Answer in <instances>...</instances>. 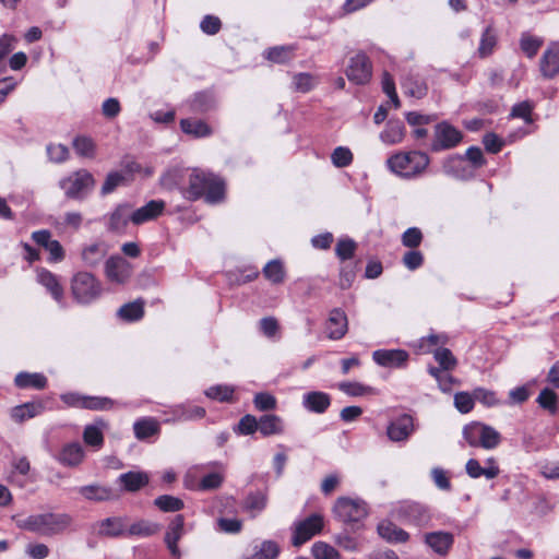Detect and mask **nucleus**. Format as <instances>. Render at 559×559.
<instances>
[{
  "instance_id": "obj_56",
  "label": "nucleus",
  "mask_w": 559,
  "mask_h": 559,
  "mask_svg": "<svg viewBox=\"0 0 559 559\" xmlns=\"http://www.w3.org/2000/svg\"><path fill=\"white\" fill-rule=\"evenodd\" d=\"M293 47L280 46L270 48L266 52V58L276 63L287 62L292 58Z\"/></svg>"
},
{
  "instance_id": "obj_59",
  "label": "nucleus",
  "mask_w": 559,
  "mask_h": 559,
  "mask_svg": "<svg viewBox=\"0 0 559 559\" xmlns=\"http://www.w3.org/2000/svg\"><path fill=\"white\" fill-rule=\"evenodd\" d=\"M356 242L349 238L340 239L335 247V253L341 260H348L354 255Z\"/></svg>"
},
{
  "instance_id": "obj_3",
  "label": "nucleus",
  "mask_w": 559,
  "mask_h": 559,
  "mask_svg": "<svg viewBox=\"0 0 559 559\" xmlns=\"http://www.w3.org/2000/svg\"><path fill=\"white\" fill-rule=\"evenodd\" d=\"M429 163V156L420 151L400 152L386 159L388 168L404 179L419 177L424 174Z\"/></svg>"
},
{
  "instance_id": "obj_43",
  "label": "nucleus",
  "mask_w": 559,
  "mask_h": 559,
  "mask_svg": "<svg viewBox=\"0 0 559 559\" xmlns=\"http://www.w3.org/2000/svg\"><path fill=\"white\" fill-rule=\"evenodd\" d=\"M442 170L445 175L457 179H464L466 177L464 159L459 155H453L445 158L442 164Z\"/></svg>"
},
{
  "instance_id": "obj_16",
  "label": "nucleus",
  "mask_w": 559,
  "mask_h": 559,
  "mask_svg": "<svg viewBox=\"0 0 559 559\" xmlns=\"http://www.w3.org/2000/svg\"><path fill=\"white\" fill-rule=\"evenodd\" d=\"M408 353L404 349H378L372 354L373 360L385 368H402L408 360Z\"/></svg>"
},
{
  "instance_id": "obj_41",
  "label": "nucleus",
  "mask_w": 559,
  "mask_h": 559,
  "mask_svg": "<svg viewBox=\"0 0 559 559\" xmlns=\"http://www.w3.org/2000/svg\"><path fill=\"white\" fill-rule=\"evenodd\" d=\"M267 504V495L262 491L250 492L245 501L243 508L245 510L251 512L252 516L261 513Z\"/></svg>"
},
{
  "instance_id": "obj_8",
  "label": "nucleus",
  "mask_w": 559,
  "mask_h": 559,
  "mask_svg": "<svg viewBox=\"0 0 559 559\" xmlns=\"http://www.w3.org/2000/svg\"><path fill=\"white\" fill-rule=\"evenodd\" d=\"M397 521L423 528L430 524L431 514L425 506L417 502H405L394 510Z\"/></svg>"
},
{
  "instance_id": "obj_38",
  "label": "nucleus",
  "mask_w": 559,
  "mask_h": 559,
  "mask_svg": "<svg viewBox=\"0 0 559 559\" xmlns=\"http://www.w3.org/2000/svg\"><path fill=\"white\" fill-rule=\"evenodd\" d=\"M133 430L139 440H144L159 432V423L155 418L145 417L134 423Z\"/></svg>"
},
{
  "instance_id": "obj_21",
  "label": "nucleus",
  "mask_w": 559,
  "mask_h": 559,
  "mask_svg": "<svg viewBox=\"0 0 559 559\" xmlns=\"http://www.w3.org/2000/svg\"><path fill=\"white\" fill-rule=\"evenodd\" d=\"M348 322L345 312L338 308L333 309L325 323V333L330 340H341L347 332Z\"/></svg>"
},
{
  "instance_id": "obj_28",
  "label": "nucleus",
  "mask_w": 559,
  "mask_h": 559,
  "mask_svg": "<svg viewBox=\"0 0 559 559\" xmlns=\"http://www.w3.org/2000/svg\"><path fill=\"white\" fill-rule=\"evenodd\" d=\"M379 535L389 543H406L409 534L391 521H382L378 525Z\"/></svg>"
},
{
  "instance_id": "obj_2",
  "label": "nucleus",
  "mask_w": 559,
  "mask_h": 559,
  "mask_svg": "<svg viewBox=\"0 0 559 559\" xmlns=\"http://www.w3.org/2000/svg\"><path fill=\"white\" fill-rule=\"evenodd\" d=\"M16 526L41 536L62 534L72 523L68 513L44 512L15 519Z\"/></svg>"
},
{
  "instance_id": "obj_47",
  "label": "nucleus",
  "mask_w": 559,
  "mask_h": 559,
  "mask_svg": "<svg viewBox=\"0 0 559 559\" xmlns=\"http://www.w3.org/2000/svg\"><path fill=\"white\" fill-rule=\"evenodd\" d=\"M543 43L544 41L540 37L524 33L520 39V47L528 58H534L543 46Z\"/></svg>"
},
{
  "instance_id": "obj_18",
  "label": "nucleus",
  "mask_w": 559,
  "mask_h": 559,
  "mask_svg": "<svg viewBox=\"0 0 559 559\" xmlns=\"http://www.w3.org/2000/svg\"><path fill=\"white\" fill-rule=\"evenodd\" d=\"M185 534V518L182 514H177L168 524L165 534V544L174 557H180L178 542Z\"/></svg>"
},
{
  "instance_id": "obj_36",
  "label": "nucleus",
  "mask_w": 559,
  "mask_h": 559,
  "mask_svg": "<svg viewBox=\"0 0 559 559\" xmlns=\"http://www.w3.org/2000/svg\"><path fill=\"white\" fill-rule=\"evenodd\" d=\"M14 383L20 389L34 388L41 390L47 385V378L38 372H20L15 376Z\"/></svg>"
},
{
  "instance_id": "obj_11",
  "label": "nucleus",
  "mask_w": 559,
  "mask_h": 559,
  "mask_svg": "<svg viewBox=\"0 0 559 559\" xmlns=\"http://www.w3.org/2000/svg\"><path fill=\"white\" fill-rule=\"evenodd\" d=\"M347 79L357 85L367 84L372 75V64L365 52H357L349 59L346 68Z\"/></svg>"
},
{
  "instance_id": "obj_7",
  "label": "nucleus",
  "mask_w": 559,
  "mask_h": 559,
  "mask_svg": "<svg viewBox=\"0 0 559 559\" xmlns=\"http://www.w3.org/2000/svg\"><path fill=\"white\" fill-rule=\"evenodd\" d=\"M71 290L79 304L88 305L100 296L102 284L93 274L79 272L72 278Z\"/></svg>"
},
{
  "instance_id": "obj_35",
  "label": "nucleus",
  "mask_w": 559,
  "mask_h": 559,
  "mask_svg": "<svg viewBox=\"0 0 559 559\" xmlns=\"http://www.w3.org/2000/svg\"><path fill=\"white\" fill-rule=\"evenodd\" d=\"M258 430L264 437L281 435L284 432L283 420L274 414L263 415L259 419Z\"/></svg>"
},
{
  "instance_id": "obj_9",
  "label": "nucleus",
  "mask_w": 559,
  "mask_h": 559,
  "mask_svg": "<svg viewBox=\"0 0 559 559\" xmlns=\"http://www.w3.org/2000/svg\"><path fill=\"white\" fill-rule=\"evenodd\" d=\"M60 399L69 407L92 411L110 409L115 404V402L108 397L83 395L76 392L63 393L60 395Z\"/></svg>"
},
{
  "instance_id": "obj_46",
  "label": "nucleus",
  "mask_w": 559,
  "mask_h": 559,
  "mask_svg": "<svg viewBox=\"0 0 559 559\" xmlns=\"http://www.w3.org/2000/svg\"><path fill=\"white\" fill-rule=\"evenodd\" d=\"M318 78L310 73H297L293 76V88L299 93H308L318 84Z\"/></svg>"
},
{
  "instance_id": "obj_17",
  "label": "nucleus",
  "mask_w": 559,
  "mask_h": 559,
  "mask_svg": "<svg viewBox=\"0 0 559 559\" xmlns=\"http://www.w3.org/2000/svg\"><path fill=\"white\" fill-rule=\"evenodd\" d=\"M166 203L163 200H151L145 205L132 211L131 223L142 225L156 219L165 210Z\"/></svg>"
},
{
  "instance_id": "obj_10",
  "label": "nucleus",
  "mask_w": 559,
  "mask_h": 559,
  "mask_svg": "<svg viewBox=\"0 0 559 559\" xmlns=\"http://www.w3.org/2000/svg\"><path fill=\"white\" fill-rule=\"evenodd\" d=\"M324 526V519L319 513H313L302 521L295 523L292 543L298 547L314 535L319 534Z\"/></svg>"
},
{
  "instance_id": "obj_64",
  "label": "nucleus",
  "mask_w": 559,
  "mask_h": 559,
  "mask_svg": "<svg viewBox=\"0 0 559 559\" xmlns=\"http://www.w3.org/2000/svg\"><path fill=\"white\" fill-rule=\"evenodd\" d=\"M47 154L51 162L63 163L69 157V148L63 144H49L47 146Z\"/></svg>"
},
{
  "instance_id": "obj_32",
  "label": "nucleus",
  "mask_w": 559,
  "mask_h": 559,
  "mask_svg": "<svg viewBox=\"0 0 559 559\" xmlns=\"http://www.w3.org/2000/svg\"><path fill=\"white\" fill-rule=\"evenodd\" d=\"M148 475L144 472H128L121 474L118 478L123 489L130 492L140 490L148 484Z\"/></svg>"
},
{
  "instance_id": "obj_24",
  "label": "nucleus",
  "mask_w": 559,
  "mask_h": 559,
  "mask_svg": "<svg viewBox=\"0 0 559 559\" xmlns=\"http://www.w3.org/2000/svg\"><path fill=\"white\" fill-rule=\"evenodd\" d=\"M78 492L86 500L103 502L116 498L114 490L110 487L100 484H91L78 488Z\"/></svg>"
},
{
  "instance_id": "obj_26",
  "label": "nucleus",
  "mask_w": 559,
  "mask_h": 559,
  "mask_svg": "<svg viewBox=\"0 0 559 559\" xmlns=\"http://www.w3.org/2000/svg\"><path fill=\"white\" fill-rule=\"evenodd\" d=\"M132 211L128 203L119 204L109 216L108 229L114 233H123L131 222Z\"/></svg>"
},
{
  "instance_id": "obj_29",
  "label": "nucleus",
  "mask_w": 559,
  "mask_h": 559,
  "mask_svg": "<svg viewBox=\"0 0 559 559\" xmlns=\"http://www.w3.org/2000/svg\"><path fill=\"white\" fill-rule=\"evenodd\" d=\"M171 418L165 421H189L201 419L205 416V409L201 406L176 405L171 408Z\"/></svg>"
},
{
  "instance_id": "obj_14",
  "label": "nucleus",
  "mask_w": 559,
  "mask_h": 559,
  "mask_svg": "<svg viewBox=\"0 0 559 559\" xmlns=\"http://www.w3.org/2000/svg\"><path fill=\"white\" fill-rule=\"evenodd\" d=\"M465 472L473 479L485 477L490 480L498 477L500 474V467L493 456H490L485 461V466H481L478 460L469 459L465 464Z\"/></svg>"
},
{
  "instance_id": "obj_25",
  "label": "nucleus",
  "mask_w": 559,
  "mask_h": 559,
  "mask_svg": "<svg viewBox=\"0 0 559 559\" xmlns=\"http://www.w3.org/2000/svg\"><path fill=\"white\" fill-rule=\"evenodd\" d=\"M331 405V397L321 391H311L302 396V406L309 412L322 414Z\"/></svg>"
},
{
  "instance_id": "obj_30",
  "label": "nucleus",
  "mask_w": 559,
  "mask_h": 559,
  "mask_svg": "<svg viewBox=\"0 0 559 559\" xmlns=\"http://www.w3.org/2000/svg\"><path fill=\"white\" fill-rule=\"evenodd\" d=\"M108 248L105 242H94L83 248L81 257L87 266H96L107 254Z\"/></svg>"
},
{
  "instance_id": "obj_34",
  "label": "nucleus",
  "mask_w": 559,
  "mask_h": 559,
  "mask_svg": "<svg viewBox=\"0 0 559 559\" xmlns=\"http://www.w3.org/2000/svg\"><path fill=\"white\" fill-rule=\"evenodd\" d=\"M405 135V127L399 120H390L385 129L380 133V140L389 145L402 142Z\"/></svg>"
},
{
  "instance_id": "obj_63",
  "label": "nucleus",
  "mask_w": 559,
  "mask_h": 559,
  "mask_svg": "<svg viewBox=\"0 0 559 559\" xmlns=\"http://www.w3.org/2000/svg\"><path fill=\"white\" fill-rule=\"evenodd\" d=\"M532 111H533V105L530 102L525 100V102L515 104L512 107L511 116L514 118H521L526 123H532L533 122Z\"/></svg>"
},
{
  "instance_id": "obj_12",
  "label": "nucleus",
  "mask_w": 559,
  "mask_h": 559,
  "mask_svg": "<svg viewBox=\"0 0 559 559\" xmlns=\"http://www.w3.org/2000/svg\"><path fill=\"white\" fill-rule=\"evenodd\" d=\"M462 132L448 122L438 123L435 128V139L431 151L440 152L456 146L462 141Z\"/></svg>"
},
{
  "instance_id": "obj_50",
  "label": "nucleus",
  "mask_w": 559,
  "mask_h": 559,
  "mask_svg": "<svg viewBox=\"0 0 559 559\" xmlns=\"http://www.w3.org/2000/svg\"><path fill=\"white\" fill-rule=\"evenodd\" d=\"M154 504L163 512H177L182 510L185 507V503L181 499L169 495L157 497L154 500Z\"/></svg>"
},
{
  "instance_id": "obj_58",
  "label": "nucleus",
  "mask_w": 559,
  "mask_h": 559,
  "mask_svg": "<svg viewBox=\"0 0 559 559\" xmlns=\"http://www.w3.org/2000/svg\"><path fill=\"white\" fill-rule=\"evenodd\" d=\"M557 394L552 390L546 388L539 393L537 403L540 407L548 409L554 414L557 411Z\"/></svg>"
},
{
  "instance_id": "obj_13",
  "label": "nucleus",
  "mask_w": 559,
  "mask_h": 559,
  "mask_svg": "<svg viewBox=\"0 0 559 559\" xmlns=\"http://www.w3.org/2000/svg\"><path fill=\"white\" fill-rule=\"evenodd\" d=\"M105 275L109 282L123 285L132 275V265L120 255L110 257L105 263Z\"/></svg>"
},
{
  "instance_id": "obj_6",
  "label": "nucleus",
  "mask_w": 559,
  "mask_h": 559,
  "mask_svg": "<svg viewBox=\"0 0 559 559\" xmlns=\"http://www.w3.org/2000/svg\"><path fill=\"white\" fill-rule=\"evenodd\" d=\"M95 179L86 169L76 170L59 181L64 195L72 200H84L94 189Z\"/></svg>"
},
{
  "instance_id": "obj_54",
  "label": "nucleus",
  "mask_w": 559,
  "mask_h": 559,
  "mask_svg": "<svg viewBox=\"0 0 559 559\" xmlns=\"http://www.w3.org/2000/svg\"><path fill=\"white\" fill-rule=\"evenodd\" d=\"M259 420L252 415H245L234 427V431L238 435L248 436L258 430Z\"/></svg>"
},
{
  "instance_id": "obj_37",
  "label": "nucleus",
  "mask_w": 559,
  "mask_h": 559,
  "mask_svg": "<svg viewBox=\"0 0 559 559\" xmlns=\"http://www.w3.org/2000/svg\"><path fill=\"white\" fill-rule=\"evenodd\" d=\"M182 132L194 138H205L212 134L211 127L202 120L182 119L180 121Z\"/></svg>"
},
{
  "instance_id": "obj_61",
  "label": "nucleus",
  "mask_w": 559,
  "mask_h": 559,
  "mask_svg": "<svg viewBox=\"0 0 559 559\" xmlns=\"http://www.w3.org/2000/svg\"><path fill=\"white\" fill-rule=\"evenodd\" d=\"M124 181V176L119 171H111L107 175L102 188V195H107L111 193L117 187L122 185Z\"/></svg>"
},
{
  "instance_id": "obj_33",
  "label": "nucleus",
  "mask_w": 559,
  "mask_h": 559,
  "mask_svg": "<svg viewBox=\"0 0 559 559\" xmlns=\"http://www.w3.org/2000/svg\"><path fill=\"white\" fill-rule=\"evenodd\" d=\"M45 409V405L43 402H28L19 406H15L11 412V417L19 423H22L26 419L33 418L39 414H41Z\"/></svg>"
},
{
  "instance_id": "obj_1",
  "label": "nucleus",
  "mask_w": 559,
  "mask_h": 559,
  "mask_svg": "<svg viewBox=\"0 0 559 559\" xmlns=\"http://www.w3.org/2000/svg\"><path fill=\"white\" fill-rule=\"evenodd\" d=\"M189 180V195L192 199L205 197L206 202L217 203L224 197L225 186L221 178L201 169L171 168L160 178L166 189L180 188L185 180Z\"/></svg>"
},
{
  "instance_id": "obj_22",
  "label": "nucleus",
  "mask_w": 559,
  "mask_h": 559,
  "mask_svg": "<svg viewBox=\"0 0 559 559\" xmlns=\"http://www.w3.org/2000/svg\"><path fill=\"white\" fill-rule=\"evenodd\" d=\"M424 542L436 554L445 556L454 544V536L450 532H430L424 535Z\"/></svg>"
},
{
  "instance_id": "obj_55",
  "label": "nucleus",
  "mask_w": 559,
  "mask_h": 559,
  "mask_svg": "<svg viewBox=\"0 0 559 559\" xmlns=\"http://www.w3.org/2000/svg\"><path fill=\"white\" fill-rule=\"evenodd\" d=\"M234 389L228 385H215L205 391V395L219 402H229L233 399Z\"/></svg>"
},
{
  "instance_id": "obj_52",
  "label": "nucleus",
  "mask_w": 559,
  "mask_h": 559,
  "mask_svg": "<svg viewBox=\"0 0 559 559\" xmlns=\"http://www.w3.org/2000/svg\"><path fill=\"white\" fill-rule=\"evenodd\" d=\"M83 440L87 445L100 448L104 443V436L97 425H87L83 431Z\"/></svg>"
},
{
  "instance_id": "obj_42",
  "label": "nucleus",
  "mask_w": 559,
  "mask_h": 559,
  "mask_svg": "<svg viewBox=\"0 0 559 559\" xmlns=\"http://www.w3.org/2000/svg\"><path fill=\"white\" fill-rule=\"evenodd\" d=\"M404 93L416 98H421L427 93V86L423 80L415 75H407L402 81Z\"/></svg>"
},
{
  "instance_id": "obj_15",
  "label": "nucleus",
  "mask_w": 559,
  "mask_h": 559,
  "mask_svg": "<svg viewBox=\"0 0 559 559\" xmlns=\"http://www.w3.org/2000/svg\"><path fill=\"white\" fill-rule=\"evenodd\" d=\"M414 431L413 418L409 415H401L392 420L386 428V436L393 442L406 441Z\"/></svg>"
},
{
  "instance_id": "obj_39",
  "label": "nucleus",
  "mask_w": 559,
  "mask_h": 559,
  "mask_svg": "<svg viewBox=\"0 0 559 559\" xmlns=\"http://www.w3.org/2000/svg\"><path fill=\"white\" fill-rule=\"evenodd\" d=\"M497 41L498 38L495 29L491 26H487L480 37V43L477 49L478 56L480 58L489 57L493 52Z\"/></svg>"
},
{
  "instance_id": "obj_62",
  "label": "nucleus",
  "mask_w": 559,
  "mask_h": 559,
  "mask_svg": "<svg viewBox=\"0 0 559 559\" xmlns=\"http://www.w3.org/2000/svg\"><path fill=\"white\" fill-rule=\"evenodd\" d=\"M338 389L349 396H362L372 392L370 386H366L358 382H342L338 384Z\"/></svg>"
},
{
  "instance_id": "obj_23",
  "label": "nucleus",
  "mask_w": 559,
  "mask_h": 559,
  "mask_svg": "<svg viewBox=\"0 0 559 559\" xmlns=\"http://www.w3.org/2000/svg\"><path fill=\"white\" fill-rule=\"evenodd\" d=\"M37 282L47 289L61 307L64 306V292L57 275L46 269H39L37 270Z\"/></svg>"
},
{
  "instance_id": "obj_40",
  "label": "nucleus",
  "mask_w": 559,
  "mask_h": 559,
  "mask_svg": "<svg viewBox=\"0 0 559 559\" xmlns=\"http://www.w3.org/2000/svg\"><path fill=\"white\" fill-rule=\"evenodd\" d=\"M280 555V546L273 540H264L254 546L253 554L245 559H276Z\"/></svg>"
},
{
  "instance_id": "obj_53",
  "label": "nucleus",
  "mask_w": 559,
  "mask_h": 559,
  "mask_svg": "<svg viewBox=\"0 0 559 559\" xmlns=\"http://www.w3.org/2000/svg\"><path fill=\"white\" fill-rule=\"evenodd\" d=\"M435 359L438 361L442 370H452L456 366V359L448 348H438L433 353Z\"/></svg>"
},
{
  "instance_id": "obj_60",
  "label": "nucleus",
  "mask_w": 559,
  "mask_h": 559,
  "mask_svg": "<svg viewBox=\"0 0 559 559\" xmlns=\"http://www.w3.org/2000/svg\"><path fill=\"white\" fill-rule=\"evenodd\" d=\"M474 394L467 392H459L454 395V405L462 414L469 413L474 407Z\"/></svg>"
},
{
  "instance_id": "obj_57",
  "label": "nucleus",
  "mask_w": 559,
  "mask_h": 559,
  "mask_svg": "<svg viewBox=\"0 0 559 559\" xmlns=\"http://www.w3.org/2000/svg\"><path fill=\"white\" fill-rule=\"evenodd\" d=\"M331 159L334 166L343 168L347 167L353 162V154L349 148L338 146L333 151Z\"/></svg>"
},
{
  "instance_id": "obj_31",
  "label": "nucleus",
  "mask_w": 559,
  "mask_h": 559,
  "mask_svg": "<svg viewBox=\"0 0 559 559\" xmlns=\"http://www.w3.org/2000/svg\"><path fill=\"white\" fill-rule=\"evenodd\" d=\"M98 534L107 537H117L127 534L126 520L123 518H107L99 522Z\"/></svg>"
},
{
  "instance_id": "obj_51",
  "label": "nucleus",
  "mask_w": 559,
  "mask_h": 559,
  "mask_svg": "<svg viewBox=\"0 0 559 559\" xmlns=\"http://www.w3.org/2000/svg\"><path fill=\"white\" fill-rule=\"evenodd\" d=\"M311 554L316 559H340L338 551L324 542H317L311 547Z\"/></svg>"
},
{
  "instance_id": "obj_4",
  "label": "nucleus",
  "mask_w": 559,
  "mask_h": 559,
  "mask_svg": "<svg viewBox=\"0 0 559 559\" xmlns=\"http://www.w3.org/2000/svg\"><path fill=\"white\" fill-rule=\"evenodd\" d=\"M463 438L469 447L493 450L501 443L502 437L493 427L472 421L464 426Z\"/></svg>"
},
{
  "instance_id": "obj_5",
  "label": "nucleus",
  "mask_w": 559,
  "mask_h": 559,
  "mask_svg": "<svg viewBox=\"0 0 559 559\" xmlns=\"http://www.w3.org/2000/svg\"><path fill=\"white\" fill-rule=\"evenodd\" d=\"M332 512L334 518L343 524L356 525L368 515V507L360 498L338 497Z\"/></svg>"
},
{
  "instance_id": "obj_48",
  "label": "nucleus",
  "mask_w": 559,
  "mask_h": 559,
  "mask_svg": "<svg viewBox=\"0 0 559 559\" xmlns=\"http://www.w3.org/2000/svg\"><path fill=\"white\" fill-rule=\"evenodd\" d=\"M73 148L79 156L85 158H93L96 153V144L87 136L75 138L73 140Z\"/></svg>"
},
{
  "instance_id": "obj_49",
  "label": "nucleus",
  "mask_w": 559,
  "mask_h": 559,
  "mask_svg": "<svg viewBox=\"0 0 559 559\" xmlns=\"http://www.w3.org/2000/svg\"><path fill=\"white\" fill-rule=\"evenodd\" d=\"M263 274L273 284H281L285 278V271L280 260L267 262L263 267Z\"/></svg>"
},
{
  "instance_id": "obj_19",
  "label": "nucleus",
  "mask_w": 559,
  "mask_h": 559,
  "mask_svg": "<svg viewBox=\"0 0 559 559\" xmlns=\"http://www.w3.org/2000/svg\"><path fill=\"white\" fill-rule=\"evenodd\" d=\"M539 70L545 79H554L559 73V43H551L544 51Z\"/></svg>"
},
{
  "instance_id": "obj_20",
  "label": "nucleus",
  "mask_w": 559,
  "mask_h": 559,
  "mask_svg": "<svg viewBox=\"0 0 559 559\" xmlns=\"http://www.w3.org/2000/svg\"><path fill=\"white\" fill-rule=\"evenodd\" d=\"M32 239L40 247H44L50 254L51 262H59L64 258V251L58 240L51 239V234L47 229L34 231Z\"/></svg>"
},
{
  "instance_id": "obj_27",
  "label": "nucleus",
  "mask_w": 559,
  "mask_h": 559,
  "mask_svg": "<svg viewBox=\"0 0 559 559\" xmlns=\"http://www.w3.org/2000/svg\"><path fill=\"white\" fill-rule=\"evenodd\" d=\"M84 460V449L79 442L66 444L58 455V461L66 466L75 467Z\"/></svg>"
},
{
  "instance_id": "obj_44",
  "label": "nucleus",
  "mask_w": 559,
  "mask_h": 559,
  "mask_svg": "<svg viewBox=\"0 0 559 559\" xmlns=\"http://www.w3.org/2000/svg\"><path fill=\"white\" fill-rule=\"evenodd\" d=\"M159 531V525L146 520H140L130 526H127V535L148 537Z\"/></svg>"
},
{
  "instance_id": "obj_45",
  "label": "nucleus",
  "mask_w": 559,
  "mask_h": 559,
  "mask_svg": "<svg viewBox=\"0 0 559 559\" xmlns=\"http://www.w3.org/2000/svg\"><path fill=\"white\" fill-rule=\"evenodd\" d=\"M117 314L124 321L140 320L144 314L143 301L135 300L119 308Z\"/></svg>"
}]
</instances>
